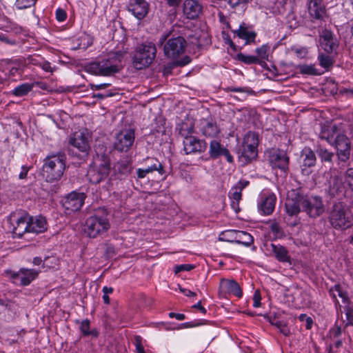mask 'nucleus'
Segmentation results:
<instances>
[{"mask_svg":"<svg viewBox=\"0 0 353 353\" xmlns=\"http://www.w3.org/2000/svg\"><path fill=\"white\" fill-rule=\"evenodd\" d=\"M105 150L104 145H99L95 148L96 154L87 172L88 181L93 184L105 181L110 174V159Z\"/></svg>","mask_w":353,"mask_h":353,"instance_id":"1","label":"nucleus"},{"mask_svg":"<svg viewBox=\"0 0 353 353\" xmlns=\"http://www.w3.org/2000/svg\"><path fill=\"white\" fill-rule=\"evenodd\" d=\"M110 214L105 208L94 210L93 214L85 221L83 231L91 239H95L106 233L110 228Z\"/></svg>","mask_w":353,"mask_h":353,"instance_id":"2","label":"nucleus"},{"mask_svg":"<svg viewBox=\"0 0 353 353\" xmlns=\"http://www.w3.org/2000/svg\"><path fill=\"white\" fill-rule=\"evenodd\" d=\"M122 53L120 52L110 53L100 60L93 61L86 66V70L99 76H112L121 70Z\"/></svg>","mask_w":353,"mask_h":353,"instance_id":"3","label":"nucleus"},{"mask_svg":"<svg viewBox=\"0 0 353 353\" xmlns=\"http://www.w3.org/2000/svg\"><path fill=\"white\" fill-rule=\"evenodd\" d=\"M66 157L63 152L52 153L43 159L42 175L47 182L60 180L65 170Z\"/></svg>","mask_w":353,"mask_h":353,"instance_id":"4","label":"nucleus"},{"mask_svg":"<svg viewBox=\"0 0 353 353\" xmlns=\"http://www.w3.org/2000/svg\"><path fill=\"white\" fill-rule=\"evenodd\" d=\"M327 221L332 228L344 230L352 225V215L345 203L335 202L328 210Z\"/></svg>","mask_w":353,"mask_h":353,"instance_id":"5","label":"nucleus"},{"mask_svg":"<svg viewBox=\"0 0 353 353\" xmlns=\"http://www.w3.org/2000/svg\"><path fill=\"white\" fill-rule=\"evenodd\" d=\"M159 44L163 45V54L168 59H176L184 54L187 41L181 36L171 37L170 33L161 35L159 40Z\"/></svg>","mask_w":353,"mask_h":353,"instance_id":"6","label":"nucleus"},{"mask_svg":"<svg viewBox=\"0 0 353 353\" xmlns=\"http://www.w3.org/2000/svg\"><path fill=\"white\" fill-rule=\"evenodd\" d=\"M157 47L152 42H145L138 45L132 57L133 65L137 70L148 68L154 60Z\"/></svg>","mask_w":353,"mask_h":353,"instance_id":"7","label":"nucleus"},{"mask_svg":"<svg viewBox=\"0 0 353 353\" xmlns=\"http://www.w3.org/2000/svg\"><path fill=\"white\" fill-rule=\"evenodd\" d=\"M10 224L12 225V233L15 236L21 238L29 232V214L26 212H14L9 216Z\"/></svg>","mask_w":353,"mask_h":353,"instance_id":"8","label":"nucleus"},{"mask_svg":"<svg viewBox=\"0 0 353 353\" xmlns=\"http://www.w3.org/2000/svg\"><path fill=\"white\" fill-rule=\"evenodd\" d=\"M303 199V190L302 188L292 189L288 192L287 201L285 202V210L289 216L298 214L302 208V201Z\"/></svg>","mask_w":353,"mask_h":353,"instance_id":"9","label":"nucleus"},{"mask_svg":"<svg viewBox=\"0 0 353 353\" xmlns=\"http://www.w3.org/2000/svg\"><path fill=\"white\" fill-rule=\"evenodd\" d=\"M86 194L83 192L72 191L65 195L62 199V206L67 214L77 212L84 204Z\"/></svg>","mask_w":353,"mask_h":353,"instance_id":"10","label":"nucleus"},{"mask_svg":"<svg viewBox=\"0 0 353 353\" xmlns=\"http://www.w3.org/2000/svg\"><path fill=\"white\" fill-rule=\"evenodd\" d=\"M302 210L310 217L316 218L323 213L325 209L321 197L314 196L309 198L303 191Z\"/></svg>","mask_w":353,"mask_h":353,"instance_id":"11","label":"nucleus"},{"mask_svg":"<svg viewBox=\"0 0 353 353\" xmlns=\"http://www.w3.org/2000/svg\"><path fill=\"white\" fill-rule=\"evenodd\" d=\"M332 145H334L339 161L345 162L350 159L351 143L345 134L343 133L337 134Z\"/></svg>","mask_w":353,"mask_h":353,"instance_id":"12","label":"nucleus"},{"mask_svg":"<svg viewBox=\"0 0 353 353\" xmlns=\"http://www.w3.org/2000/svg\"><path fill=\"white\" fill-rule=\"evenodd\" d=\"M268 161L272 168H278L283 172L288 170L289 157L280 149H271L268 151Z\"/></svg>","mask_w":353,"mask_h":353,"instance_id":"13","label":"nucleus"},{"mask_svg":"<svg viewBox=\"0 0 353 353\" xmlns=\"http://www.w3.org/2000/svg\"><path fill=\"white\" fill-rule=\"evenodd\" d=\"M134 131L132 129L124 130L115 137L114 148L119 152L128 151L134 141Z\"/></svg>","mask_w":353,"mask_h":353,"instance_id":"14","label":"nucleus"},{"mask_svg":"<svg viewBox=\"0 0 353 353\" xmlns=\"http://www.w3.org/2000/svg\"><path fill=\"white\" fill-rule=\"evenodd\" d=\"M307 10L310 20L312 23H321L326 17V9L322 3V0H310Z\"/></svg>","mask_w":353,"mask_h":353,"instance_id":"15","label":"nucleus"},{"mask_svg":"<svg viewBox=\"0 0 353 353\" xmlns=\"http://www.w3.org/2000/svg\"><path fill=\"white\" fill-rule=\"evenodd\" d=\"M69 143L82 153V157H86L90 150V137L87 132H78L73 134Z\"/></svg>","mask_w":353,"mask_h":353,"instance_id":"16","label":"nucleus"},{"mask_svg":"<svg viewBox=\"0 0 353 353\" xmlns=\"http://www.w3.org/2000/svg\"><path fill=\"white\" fill-rule=\"evenodd\" d=\"M249 184V181L241 179L231 188L228 193L229 198L231 200V207L236 212L240 210L239 201L242 199V190Z\"/></svg>","mask_w":353,"mask_h":353,"instance_id":"17","label":"nucleus"},{"mask_svg":"<svg viewBox=\"0 0 353 353\" xmlns=\"http://www.w3.org/2000/svg\"><path fill=\"white\" fill-rule=\"evenodd\" d=\"M183 143V150L187 154L196 152L202 153L207 149V143L194 136L185 139Z\"/></svg>","mask_w":353,"mask_h":353,"instance_id":"18","label":"nucleus"},{"mask_svg":"<svg viewBox=\"0 0 353 353\" xmlns=\"http://www.w3.org/2000/svg\"><path fill=\"white\" fill-rule=\"evenodd\" d=\"M320 45L327 54L336 52L339 47L336 38L331 31L327 30H325L320 36Z\"/></svg>","mask_w":353,"mask_h":353,"instance_id":"19","label":"nucleus"},{"mask_svg":"<svg viewBox=\"0 0 353 353\" xmlns=\"http://www.w3.org/2000/svg\"><path fill=\"white\" fill-rule=\"evenodd\" d=\"M149 9V3L145 0H130L128 5V11L139 20L148 14Z\"/></svg>","mask_w":353,"mask_h":353,"instance_id":"20","label":"nucleus"},{"mask_svg":"<svg viewBox=\"0 0 353 353\" xmlns=\"http://www.w3.org/2000/svg\"><path fill=\"white\" fill-rule=\"evenodd\" d=\"M209 154L213 159L224 156L228 163H232L234 161L233 157L230 153V151L216 140L211 141L210 143Z\"/></svg>","mask_w":353,"mask_h":353,"instance_id":"21","label":"nucleus"},{"mask_svg":"<svg viewBox=\"0 0 353 353\" xmlns=\"http://www.w3.org/2000/svg\"><path fill=\"white\" fill-rule=\"evenodd\" d=\"M203 6L198 0H185L183 12L186 18L195 19L202 12Z\"/></svg>","mask_w":353,"mask_h":353,"instance_id":"22","label":"nucleus"},{"mask_svg":"<svg viewBox=\"0 0 353 353\" xmlns=\"http://www.w3.org/2000/svg\"><path fill=\"white\" fill-rule=\"evenodd\" d=\"M301 157L303 158L302 174L309 175L312 172L310 168L316 165L315 153L310 148H305L301 152Z\"/></svg>","mask_w":353,"mask_h":353,"instance_id":"23","label":"nucleus"},{"mask_svg":"<svg viewBox=\"0 0 353 353\" xmlns=\"http://www.w3.org/2000/svg\"><path fill=\"white\" fill-rule=\"evenodd\" d=\"M220 290L228 294H232L239 298L241 297L243 292L239 283L234 280L221 279L220 282Z\"/></svg>","mask_w":353,"mask_h":353,"instance_id":"24","label":"nucleus"},{"mask_svg":"<svg viewBox=\"0 0 353 353\" xmlns=\"http://www.w3.org/2000/svg\"><path fill=\"white\" fill-rule=\"evenodd\" d=\"M200 130L202 134L207 137H214L220 133L216 122L213 120L202 119Z\"/></svg>","mask_w":353,"mask_h":353,"instance_id":"25","label":"nucleus"},{"mask_svg":"<svg viewBox=\"0 0 353 353\" xmlns=\"http://www.w3.org/2000/svg\"><path fill=\"white\" fill-rule=\"evenodd\" d=\"M29 232L38 234L47 230V221L45 217H32L29 215Z\"/></svg>","mask_w":353,"mask_h":353,"instance_id":"26","label":"nucleus"},{"mask_svg":"<svg viewBox=\"0 0 353 353\" xmlns=\"http://www.w3.org/2000/svg\"><path fill=\"white\" fill-rule=\"evenodd\" d=\"M338 128L336 125L324 123L321 126L319 138L327 141L330 145L333 144L334 137L337 135Z\"/></svg>","mask_w":353,"mask_h":353,"instance_id":"27","label":"nucleus"},{"mask_svg":"<svg viewBox=\"0 0 353 353\" xmlns=\"http://www.w3.org/2000/svg\"><path fill=\"white\" fill-rule=\"evenodd\" d=\"M276 197L274 194L272 193L265 196L262 199L261 203L259 205V210H261L263 214H271L275 208Z\"/></svg>","mask_w":353,"mask_h":353,"instance_id":"28","label":"nucleus"},{"mask_svg":"<svg viewBox=\"0 0 353 353\" xmlns=\"http://www.w3.org/2000/svg\"><path fill=\"white\" fill-rule=\"evenodd\" d=\"M239 153L240 154L239 157L244 163H247L257 157V147L243 143L242 148L240 149Z\"/></svg>","mask_w":353,"mask_h":353,"instance_id":"29","label":"nucleus"},{"mask_svg":"<svg viewBox=\"0 0 353 353\" xmlns=\"http://www.w3.org/2000/svg\"><path fill=\"white\" fill-rule=\"evenodd\" d=\"M343 182L341 176L336 174L332 175L329 180V192L334 196L343 190Z\"/></svg>","mask_w":353,"mask_h":353,"instance_id":"30","label":"nucleus"},{"mask_svg":"<svg viewBox=\"0 0 353 353\" xmlns=\"http://www.w3.org/2000/svg\"><path fill=\"white\" fill-rule=\"evenodd\" d=\"M272 251L277 261L282 263L290 261V256L285 247L281 245L271 244Z\"/></svg>","mask_w":353,"mask_h":353,"instance_id":"31","label":"nucleus"},{"mask_svg":"<svg viewBox=\"0 0 353 353\" xmlns=\"http://www.w3.org/2000/svg\"><path fill=\"white\" fill-rule=\"evenodd\" d=\"M194 122L189 119H186L178 125L176 130H177L179 134L185 139L192 136L191 134L194 132Z\"/></svg>","mask_w":353,"mask_h":353,"instance_id":"32","label":"nucleus"},{"mask_svg":"<svg viewBox=\"0 0 353 353\" xmlns=\"http://www.w3.org/2000/svg\"><path fill=\"white\" fill-rule=\"evenodd\" d=\"M234 33L240 39L245 40V43H250L254 41L256 33L254 31H249L245 23H242L238 30L234 31Z\"/></svg>","mask_w":353,"mask_h":353,"instance_id":"33","label":"nucleus"},{"mask_svg":"<svg viewBox=\"0 0 353 353\" xmlns=\"http://www.w3.org/2000/svg\"><path fill=\"white\" fill-rule=\"evenodd\" d=\"M20 272L21 276L19 285L23 286L28 285L39 274V272L34 269L21 268Z\"/></svg>","mask_w":353,"mask_h":353,"instance_id":"34","label":"nucleus"},{"mask_svg":"<svg viewBox=\"0 0 353 353\" xmlns=\"http://www.w3.org/2000/svg\"><path fill=\"white\" fill-rule=\"evenodd\" d=\"M253 243L254 238L250 234L245 231H237L235 243L250 247Z\"/></svg>","mask_w":353,"mask_h":353,"instance_id":"35","label":"nucleus"},{"mask_svg":"<svg viewBox=\"0 0 353 353\" xmlns=\"http://www.w3.org/2000/svg\"><path fill=\"white\" fill-rule=\"evenodd\" d=\"M268 321L271 325L278 328L284 336H287L290 334V330L284 321L278 319L275 316H268Z\"/></svg>","mask_w":353,"mask_h":353,"instance_id":"36","label":"nucleus"},{"mask_svg":"<svg viewBox=\"0 0 353 353\" xmlns=\"http://www.w3.org/2000/svg\"><path fill=\"white\" fill-rule=\"evenodd\" d=\"M76 323H80L79 329L83 336H91L92 337L97 338L99 336V332L97 330H90V320L85 319L81 322L79 321V320H77Z\"/></svg>","mask_w":353,"mask_h":353,"instance_id":"37","label":"nucleus"},{"mask_svg":"<svg viewBox=\"0 0 353 353\" xmlns=\"http://www.w3.org/2000/svg\"><path fill=\"white\" fill-rule=\"evenodd\" d=\"M318 61L319 65L325 68L326 71H329L334 63V58L330 54H326L323 52H320L318 55Z\"/></svg>","mask_w":353,"mask_h":353,"instance_id":"38","label":"nucleus"},{"mask_svg":"<svg viewBox=\"0 0 353 353\" xmlns=\"http://www.w3.org/2000/svg\"><path fill=\"white\" fill-rule=\"evenodd\" d=\"M146 167L150 170L151 172L157 171L159 174L163 175L165 173L163 166L159 161L153 157H148L145 160Z\"/></svg>","mask_w":353,"mask_h":353,"instance_id":"39","label":"nucleus"},{"mask_svg":"<svg viewBox=\"0 0 353 353\" xmlns=\"http://www.w3.org/2000/svg\"><path fill=\"white\" fill-rule=\"evenodd\" d=\"M316 153L320 158L321 162L330 163L332 162L334 154L329 151L327 149L321 145H318L316 149Z\"/></svg>","mask_w":353,"mask_h":353,"instance_id":"40","label":"nucleus"},{"mask_svg":"<svg viewBox=\"0 0 353 353\" xmlns=\"http://www.w3.org/2000/svg\"><path fill=\"white\" fill-rule=\"evenodd\" d=\"M33 87L34 85L32 83H24L16 87L13 90L12 94L17 97H23L28 94L32 90Z\"/></svg>","mask_w":353,"mask_h":353,"instance_id":"41","label":"nucleus"},{"mask_svg":"<svg viewBox=\"0 0 353 353\" xmlns=\"http://www.w3.org/2000/svg\"><path fill=\"white\" fill-rule=\"evenodd\" d=\"M297 69L302 74L320 75L322 72L318 71L314 65L302 64L297 66Z\"/></svg>","mask_w":353,"mask_h":353,"instance_id":"42","label":"nucleus"},{"mask_svg":"<svg viewBox=\"0 0 353 353\" xmlns=\"http://www.w3.org/2000/svg\"><path fill=\"white\" fill-rule=\"evenodd\" d=\"M243 144L258 147L259 135L256 132L249 131L243 138Z\"/></svg>","mask_w":353,"mask_h":353,"instance_id":"43","label":"nucleus"},{"mask_svg":"<svg viewBox=\"0 0 353 353\" xmlns=\"http://www.w3.org/2000/svg\"><path fill=\"white\" fill-rule=\"evenodd\" d=\"M237 59L245 64H261V59L253 55H245L242 53H239L237 54Z\"/></svg>","mask_w":353,"mask_h":353,"instance_id":"44","label":"nucleus"},{"mask_svg":"<svg viewBox=\"0 0 353 353\" xmlns=\"http://www.w3.org/2000/svg\"><path fill=\"white\" fill-rule=\"evenodd\" d=\"M238 230H229L222 232L219 236V240L221 241H228L234 243L236 241V235Z\"/></svg>","mask_w":353,"mask_h":353,"instance_id":"45","label":"nucleus"},{"mask_svg":"<svg viewBox=\"0 0 353 353\" xmlns=\"http://www.w3.org/2000/svg\"><path fill=\"white\" fill-rule=\"evenodd\" d=\"M37 1V0H17L15 6L18 9L23 10L34 6Z\"/></svg>","mask_w":353,"mask_h":353,"instance_id":"46","label":"nucleus"},{"mask_svg":"<svg viewBox=\"0 0 353 353\" xmlns=\"http://www.w3.org/2000/svg\"><path fill=\"white\" fill-rule=\"evenodd\" d=\"M270 230L276 238L281 239L285 236V232L278 223H272L270 225Z\"/></svg>","mask_w":353,"mask_h":353,"instance_id":"47","label":"nucleus"},{"mask_svg":"<svg viewBox=\"0 0 353 353\" xmlns=\"http://www.w3.org/2000/svg\"><path fill=\"white\" fill-rule=\"evenodd\" d=\"M115 169L121 174H126L130 172L131 168L129 163L121 161L115 165Z\"/></svg>","mask_w":353,"mask_h":353,"instance_id":"48","label":"nucleus"},{"mask_svg":"<svg viewBox=\"0 0 353 353\" xmlns=\"http://www.w3.org/2000/svg\"><path fill=\"white\" fill-rule=\"evenodd\" d=\"M269 50L270 47L268 45H263L260 48H257L256 49V53L258 55L257 57L259 58V59H268Z\"/></svg>","mask_w":353,"mask_h":353,"instance_id":"49","label":"nucleus"},{"mask_svg":"<svg viewBox=\"0 0 353 353\" xmlns=\"http://www.w3.org/2000/svg\"><path fill=\"white\" fill-rule=\"evenodd\" d=\"M224 90L226 92H241V93H248V94H253L254 92L250 88L248 87H232L228 86Z\"/></svg>","mask_w":353,"mask_h":353,"instance_id":"50","label":"nucleus"},{"mask_svg":"<svg viewBox=\"0 0 353 353\" xmlns=\"http://www.w3.org/2000/svg\"><path fill=\"white\" fill-rule=\"evenodd\" d=\"M345 183L353 190V168H348L345 173Z\"/></svg>","mask_w":353,"mask_h":353,"instance_id":"51","label":"nucleus"},{"mask_svg":"<svg viewBox=\"0 0 353 353\" xmlns=\"http://www.w3.org/2000/svg\"><path fill=\"white\" fill-rule=\"evenodd\" d=\"M194 268V265L191 264H181L174 268V273L178 274L182 271H190Z\"/></svg>","mask_w":353,"mask_h":353,"instance_id":"52","label":"nucleus"},{"mask_svg":"<svg viewBox=\"0 0 353 353\" xmlns=\"http://www.w3.org/2000/svg\"><path fill=\"white\" fill-rule=\"evenodd\" d=\"M134 340L137 353H145L142 345V338L140 336H136Z\"/></svg>","mask_w":353,"mask_h":353,"instance_id":"53","label":"nucleus"},{"mask_svg":"<svg viewBox=\"0 0 353 353\" xmlns=\"http://www.w3.org/2000/svg\"><path fill=\"white\" fill-rule=\"evenodd\" d=\"M329 333L331 336L334 338H339L342 334V329L339 325L335 324L333 327L330 329Z\"/></svg>","mask_w":353,"mask_h":353,"instance_id":"54","label":"nucleus"},{"mask_svg":"<svg viewBox=\"0 0 353 353\" xmlns=\"http://www.w3.org/2000/svg\"><path fill=\"white\" fill-rule=\"evenodd\" d=\"M67 18V14L65 11L62 8H58L56 10V19L57 21L62 22L64 21Z\"/></svg>","mask_w":353,"mask_h":353,"instance_id":"55","label":"nucleus"},{"mask_svg":"<svg viewBox=\"0 0 353 353\" xmlns=\"http://www.w3.org/2000/svg\"><path fill=\"white\" fill-rule=\"evenodd\" d=\"M39 66L46 72L51 73L53 72V69L50 65V63L47 61L41 60V62L39 63Z\"/></svg>","mask_w":353,"mask_h":353,"instance_id":"56","label":"nucleus"},{"mask_svg":"<svg viewBox=\"0 0 353 353\" xmlns=\"http://www.w3.org/2000/svg\"><path fill=\"white\" fill-rule=\"evenodd\" d=\"M137 177L139 179H143L146 176L147 174L152 173L150 170L145 167V168H139L137 171Z\"/></svg>","mask_w":353,"mask_h":353,"instance_id":"57","label":"nucleus"},{"mask_svg":"<svg viewBox=\"0 0 353 353\" xmlns=\"http://www.w3.org/2000/svg\"><path fill=\"white\" fill-rule=\"evenodd\" d=\"M261 297L260 292L258 290H256L254 292V296H253V301H254L253 306L254 307H259L261 305Z\"/></svg>","mask_w":353,"mask_h":353,"instance_id":"58","label":"nucleus"},{"mask_svg":"<svg viewBox=\"0 0 353 353\" xmlns=\"http://www.w3.org/2000/svg\"><path fill=\"white\" fill-rule=\"evenodd\" d=\"M0 41L9 45H15L17 43L14 39H9L8 37L3 33H0Z\"/></svg>","mask_w":353,"mask_h":353,"instance_id":"59","label":"nucleus"},{"mask_svg":"<svg viewBox=\"0 0 353 353\" xmlns=\"http://www.w3.org/2000/svg\"><path fill=\"white\" fill-rule=\"evenodd\" d=\"M346 316L347 322L345 324V327H347L349 325L353 326V310L349 309L347 310L346 312Z\"/></svg>","mask_w":353,"mask_h":353,"instance_id":"60","label":"nucleus"},{"mask_svg":"<svg viewBox=\"0 0 353 353\" xmlns=\"http://www.w3.org/2000/svg\"><path fill=\"white\" fill-rule=\"evenodd\" d=\"M191 62V59L189 56H184L181 60L176 61V65L184 66Z\"/></svg>","mask_w":353,"mask_h":353,"instance_id":"61","label":"nucleus"},{"mask_svg":"<svg viewBox=\"0 0 353 353\" xmlns=\"http://www.w3.org/2000/svg\"><path fill=\"white\" fill-rule=\"evenodd\" d=\"M109 85H110V83H101V84L90 83V84L91 89L94 90H99L105 89Z\"/></svg>","mask_w":353,"mask_h":353,"instance_id":"62","label":"nucleus"},{"mask_svg":"<svg viewBox=\"0 0 353 353\" xmlns=\"http://www.w3.org/2000/svg\"><path fill=\"white\" fill-rule=\"evenodd\" d=\"M201 324H202L201 323L198 322V321L186 322V323H182L181 325V327L190 328V327H197Z\"/></svg>","mask_w":353,"mask_h":353,"instance_id":"63","label":"nucleus"},{"mask_svg":"<svg viewBox=\"0 0 353 353\" xmlns=\"http://www.w3.org/2000/svg\"><path fill=\"white\" fill-rule=\"evenodd\" d=\"M30 167H28L26 165H23L21 167V171L19 173V178L20 179H24L27 177L28 172L30 170Z\"/></svg>","mask_w":353,"mask_h":353,"instance_id":"64","label":"nucleus"}]
</instances>
